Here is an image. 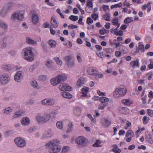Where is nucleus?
I'll use <instances>...</instances> for the list:
<instances>
[{
	"label": "nucleus",
	"instance_id": "f257e3e1",
	"mask_svg": "<svg viewBox=\"0 0 153 153\" xmlns=\"http://www.w3.org/2000/svg\"><path fill=\"white\" fill-rule=\"evenodd\" d=\"M33 50V48L30 47H27L23 50L22 55L25 60L29 62L33 61L35 55L32 51Z\"/></svg>",
	"mask_w": 153,
	"mask_h": 153
},
{
	"label": "nucleus",
	"instance_id": "f03ea898",
	"mask_svg": "<svg viewBox=\"0 0 153 153\" xmlns=\"http://www.w3.org/2000/svg\"><path fill=\"white\" fill-rule=\"evenodd\" d=\"M59 141L57 140H52L46 144V146L50 147L49 152L50 153H57L61 149V146L59 145Z\"/></svg>",
	"mask_w": 153,
	"mask_h": 153
},
{
	"label": "nucleus",
	"instance_id": "7ed1b4c3",
	"mask_svg": "<svg viewBox=\"0 0 153 153\" xmlns=\"http://www.w3.org/2000/svg\"><path fill=\"white\" fill-rule=\"evenodd\" d=\"M127 92V88L125 86L121 85L119 88H116L113 93L114 96H125Z\"/></svg>",
	"mask_w": 153,
	"mask_h": 153
},
{
	"label": "nucleus",
	"instance_id": "20e7f679",
	"mask_svg": "<svg viewBox=\"0 0 153 153\" xmlns=\"http://www.w3.org/2000/svg\"><path fill=\"white\" fill-rule=\"evenodd\" d=\"M59 89L64 91L62 96H72L69 92H65L66 91H71L72 89L68 85L64 83H61L59 86Z\"/></svg>",
	"mask_w": 153,
	"mask_h": 153
},
{
	"label": "nucleus",
	"instance_id": "39448f33",
	"mask_svg": "<svg viewBox=\"0 0 153 153\" xmlns=\"http://www.w3.org/2000/svg\"><path fill=\"white\" fill-rule=\"evenodd\" d=\"M25 13L24 10L17 11L12 15L11 19L12 20L17 19L19 20H21L24 18Z\"/></svg>",
	"mask_w": 153,
	"mask_h": 153
},
{
	"label": "nucleus",
	"instance_id": "423d86ee",
	"mask_svg": "<svg viewBox=\"0 0 153 153\" xmlns=\"http://www.w3.org/2000/svg\"><path fill=\"white\" fill-rule=\"evenodd\" d=\"M87 140L82 136L76 138L75 141L79 147H85L87 146Z\"/></svg>",
	"mask_w": 153,
	"mask_h": 153
},
{
	"label": "nucleus",
	"instance_id": "0eeeda50",
	"mask_svg": "<svg viewBox=\"0 0 153 153\" xmlns=\"http://www.w3.org/2000/svg\"><path fill=\"white\" fill-rule=\"evenodd\" d=\"M10 80V77L8 75L3 74L0 75V82L1 85H5L9 82Z\"/></svg>",
	"mask_w": 153,
	"mask_h": 153
},
{
	"label": "nucleus",
	"instance_id": "6e6552de",
	"mask_svg": "<svg viewBox=\"0 0 153 153\" xmlns=\"http://www.w3.org/2000/svg\"><path fill=\"white\" fill-rule=\"evenodd\" d=\"M14 141L16 145L19 147H22L26 144L25 140L21 137L15 138Z\"/></svg>",
	"mask_w": 153,
	"mask_h": 153
},
{
	"label": "nucleus",
	"instance_id": "1a4fd4ad",
	"mask_svg": "<svg viewBox=\"0 0 153 153\" xmlns=\"http://www.w3.org/2000/svg\"><path fill=\"white\" fill-rule=\"evenodd\" d=\"M24 73L21 71H19L16 74L14 77L15 80L18 82H20L23 78Z\"/></svg>",
	"mask_w": 153,
	"mask_h": 153
},
{
	"label": "nucleus",
	"instance_id": "9d476101",
	"mask_svg": "<svg viewBox=\"0 0 153 153\" xmlns=\"http://www.w3.org/2000/svg\"><path fill=\"white\" fill-rule=\"evenodd\" d=\"M43 105H52L55 103V101L52 99H45L42 100V101Z\"/></svg>",
	"mask_w": 153,
	"mask_h": 153
},
{
	"label": "nucleus",
	"instance_id": "9b49d317",
	"mask_svg": "<svg viewBox=\"0 0 153 153\" xmlns=\"http://www.w3.org/2000/svg\"><path fill=\"white\" fill-rule=\"evenodd\" d=\"M101 123L103 127L106 128L110 124L111 122L107 119L103 118L101 120Z\"/></svg>",
	"mask_w": 153,
	"mask_h": 153
},
{
	"label": "nucleus",
	"instance_id": "f8f14e48",
	"mask_svg": "<svg viewBox=\"0 0 153 153\" xmlns=\"http://www.w3.org/2000/svg\"><path fill=\"white\" fill-rule=\"evenodd\" d=\"M57 76L59 83L66 81L67 78V76L65 74H59Z\"/></svg>",
	"mask_w": 153,
	"mask_h": 153
},
{
	"label": "nucleus",
	"instance_id": "ddd939ff",
	"mask_svg": "<svg viewBox=\"0 0 153 153\" xmlns=\"http://www.w3.org/2000/svg\"><path fill=\"white\" fill-rule=\"evenodd\" d=\"M87 71L89 74L93 76L96 74V73L97 71L95 68L92 67L88 68Z\"/></svg>",
	"mask_w": 153,
	"mask_h": 153
},
{
	"label": "nucleus",
	"instance_id": "4468645a",
	"mask_svg": "<svg viewBox=\"0 0 153 153\" xmlns=\"http://www.w3.org/2000/svg\"><path fill=\"white\" fill-rule=\"evenodd\" d=\"M21 123L23 125H28L30 123V120L27 117H24L21 120Z\"/></svg>",
	"mask_w": 153,
	"mask_h": 153
},
{
	"label": "nucleus",
	"instance_id": "2eb2a0df",
	"mask_svg": "<svg viewBox=\"0 0 153 153\" xmlns=\"http://www.w3.org/2000/svg\"><path fill=\"white\" fill-rule=\"evenodd\" d=\"M51 23L52 26L54 28H56L58 26V23L56 20L53 17H52L51 18Z\"/></svg>",
	"mask_w": 153,
	"mask_h": 153
},
{
	"label": "nucleus",
	"instance_id": "dca6fc26",
	"mask_svg": "<svg viewBox=\"0 0 153 153\" xmlns=\"http://www.w3.org/2000/svg\"><path fill=\"white\" fill-rule=\"evenodd\" d=\"M8 27L7 24L3 20H0V27L4 29L7 30Z\"/></svg>",
	"mask_w": 153,
	"mask_h": 153
},
{
	"label": "nucleus",
	"instance_id": "f3484780",
	"mask_svg": "<svg viewBox=\"0 0 153 153\" xmlns=\"http://www.w3.org/2000/svg\"><path fill=\"white\" fill-rule=\"evenodd\" d=\"M51 117L50 114H44L42 117V120L45 122H46L50 120Z\"/></svg>",
	"mask_w": 153,
	"mask_h": 153
},
{
	"label": "nucleus",
	"instance_id": "a211bd4d",
	"mask_svg": "<svg viewBox=\"0 0 153 153\" xmlns=\"http://www.w3.org/2000/svg\"><path fill=\"white\" fill-rule=\"evenodd\" d=\"M85 81V78L83 77H81L77 82V84L78 87H80L83 85Z\"/></svg>",
	"mask_w": 153,
	"mask_h": 153
},
{
	"label": "nucleus",
	"instance_id": "6ab92c4d",
	"mask_svg": "<svg viewBox=\"0 0 153 153\" xmlns=\"http://www.w3.org/2000/svg\"><path fill=\"white\" fill-rule=\"evenodd\" d=\"M50 82L51 84L53 86L56 85L59 83L57 76L51 79L50 80Z\"/></svg>",
	"mask_w": 153,
	"mask_h": 153
},
{
	"label": "nucleus",
	"instance_id": "aec40b11",
	"mask_svg": "<svg viewBox=\"0 0 153 153\" xmlns=\"http://www.w3.org/2000/svg\"><path fill=\"white\" fill-rule=\"evenodd\" d=\"M30 84L33 87L37 89H39L40 87L38 85V83L35 80L32 81L30 82Z\"/></svg>",
	"mask_w": 153,
	"mask_h": 153
},
{
	"label": "nucleus",
	"instance_id": "412c9836",
	"mask_svg": "<svg viewBox=\"0 0 153 153\" xmlns=\"http://www.w3.org/2000/svg\"><path fill=\"white\" fill-rule=\"evenodd\" d=\"M26 42L30 45H36L37 44V42L36 41L31 39L30 37H27L26 38Z\"/></svg>",
	"mask_w": 153,
	"mask_h": 153
},
{
	"label": "nucleus",
	"instance_id": "4be33fe9",
	"mask_svg": "<svg viewBox=\"0 0 153 153\" xmlns=\"http://www.w3.org/2000/svg\"><path fill=\"white\" fill-rule=\"evenodd\" d=\"M32 20L33 23H37L39 20L38 15L36 13L33 14L32 16Z\"/></svg>",
	"mask_w": 153,
	"mask_h": 153
},
{
	"label": "nucleus",
	"instance_id": "5701e85b",
	"mask_svg": "<svg viewBox=\"0 0 153 153\" xmlns=\"http://www.w3.org/2000/svg\"><path fill=\"white\" fill-rule=\"evenodd\" d=\"M53 134L51 130L50 129L45 132L44 134V137H50L53 135Z\"/></svg>",
	"mask_w": 153,
	"mask_h": 153
},
{
	"label": "nucleus",
	"instance_id": "b1692460",
	"mask_svg": "<svg viewBox=\"0 0 153 153\" xmlns=\"http://www.w3.org/2000/svg\"><path fill=\"white\" fill-rule=\"evenodd\" d=\"M48 44L52 48H55L56 45V42L52 39L49 40L48 42Z\"/></svg>",
	"mask_w": 153,
	"mask_h": 153
},
{
	"label": "nucleus",
	"instance_id": "393cba45",
	"mask_svg": "<svg viewBox=\"0 0 153 153\" xmlns=\"http://www.w3.org/2000/svg\"><path fill=\"white\" fill-rule=\"evenodd\" d=\"M7 13V9L3 8L0 12V16L3 18L5 17Z\"/></svg>",
	"mask_w": 153,
	"mask_h": 153
},
{
	"label": "nucleus",
	"instance_id": "a878e982",
	"mask_svg": "<svg viewBox=\"0 0 153 153\" xmlns=\"http://www.w3.org/2000/svg\"><path fill=\"white\" fill-rule=\"evenodd\" d=\"M74 114L76 115L79 116L80 114L81 113V110L79 108L76 107L74 108Z\"/></svg>",
	"mask_w": 153,
	"mask_h": 153
},
{
	"label": "nucleus",
	"instance_id": "bb28decb",
	"mask_svg": "<svg viewBox=\"0 0 153 153\" xmlns=\"http://www.w3.org/2000/svg\"><path fill=\"white\" fill-rule=\"evenodd\" d=\"M23 113L22 110H19V111L16 112L15 114L13 115V117L14 118H17L20 117L21 116Z\"/></svg>",
	"mask_w": 153,
	"mask_h": 153
},
{
	"label": "nucleus",
	"instance_id": "cd10ccee",
	"mask_svg": "<svg viewBox=\"0 0 153 153\" xmlns=\"http://www.w3.org/2000/svg\"><path fill=\"white\" fill-rule=\"evenodd\" d=\"M145 139L146 141H148L150 144L153 143V141L152 139V136L151 134H148V135H146Z\"/></svg>",
	"mask_w": 153,
	"mask_h": 153
},
{
	"label": "nucleus",
	"instance_id": "c85d7f7f",
	"mask_svg": "<svg viewBox=\"0 0 153 153\" xmlns=\"http://www.w3.org/2000/svg\"><path fill=\"white\" fill-rule=\"evenodd\" d=\"M139 61L138 59H137L136 60L131 62L130 64L133 67H138L139 65Z\"/></svg>",
	"mask_w": 153,
	"mask_h": 153
},
{
	"label": "nucleus",
	"instance_id": "c756f323",
	"mask_svg": "<svg viewBox=\"0 0 153 153\" xmlns=\"http://www.w3.org/2000/svg\"><path fill=\"white\" fill-rule=\"evenodd\" d=\"M120 111L122 114H126L129 113V109L126 107H123L121 108Z\"/></svg>",
	"mask_w": 153,
	"mask_h": 153
},
{
	"label": "nucleus",
	"instance_id": "7c9ffc66",
	"mask_svg": "<svg viewBox=\"0 0 153 153\" xmlns=\"http://www.w3.org/2000/svg\"><path fill=\"white\" fill-rule=\"evenodd\" d=\"M137 48L138 50H137L136 52L137 53L139 52V50H140L142 52H143L144 51V45L142 44L139 43Z\"/></svg>",
	"mask_w": 153,
	"mask_h": 153
},
{
	"label": "nucleus",
	"instance_id": "2f4dec72",
	"mask_svg": "<svg viewBox=\"0 0 153 153\" xmlns=\"http://www.w3.org/2000/svg\"><path fill=\"white\" fill-rule=\"evenodd\" d=\"M89 88L86 87H83L82 89V93L83 96H87V93L88 91Z\"/></svg>",
	"mask_w": 153,
	"mask_h": 153
},
{
	"label": "nucleus",
	"instance_id": "473e14b6",
	"mask_svg": "<svg viewBox=\"0 0 153 153\" xmlns=\"http://www.w3.org/2000/svg\"><path fill=\"white\" fill-rule=\"evenodd\" d=\"M2 68L5 71H8L11 69V67L9 65H4L2 66Z\"/></svg>",
	"mask_w": 153,
	"mask_h": 153
},
{
	"label": "nucleus",
	"instance_id": "72a5a7b5",
	"mask_svg": "<svg viewBox=\"0 0 153 153\" xmlns=\"http://www.w3.org/2000/svg\"><path fill=\"white\" fill-rule=\"evenodd\" d=\"M103 18L104 20L107 21H110V14L108 13H106L103 16Z\"/></svg>",
	"mask_w": 153,
	"mask_h": 153
},
{
	"label": "nucleus",
	"instance_id": "f704fd0d",
	"mask_svg": "<svg viewBox=\"0 0 153 153\" xmlns=\"http://www.w3.org/2000/svg\"><path fill=\"white\" fill-rule=\"evenodd\" d=\"M101 143V141L100 140H97L95 143L93 144L92 146L94 147H100L102 146V145L100 144Z\"/></svg>",
	"mask_w": 153,
	"mask_h": 153
},
{
	"label": "nucleus",
	"instance_id": "c9c22d12",
	"mask_svg": "<svg viewBox=\"0 0 153 153\" xmlns=\"http://www.w3.org/2000/svg\"><path fill=\"white\" fill-rule=\"evenodd\" d=\"M94 76L95 79L96 80H97L103 77V75L102 74H99L98 71L96 73V74H94Z\"/></svg>",
	"mask_w": 153,
	"mask_h": 153
},
{
	"label": "nucleus",
	"instance_id": "e433bc0d",
	"mask_svg": "<svg viewBox=\"0 0 153 153\" xmlns=\"http://www.w3.org/2000/svg\"><path fill=\"white\" fill-rule=\"evenodd\" d=\"M54 60L56 62V63L59 65H61L62 64V62L61 60L60 59L57 57H55L54 58Z\"/></svg>",
	"mask_w": 153,
	"mask_h": 153
},
{
	"label": "nucleus",
	"instance_id": "4c0bfd02",
	"mask_svg": "<svg viewBox=\"0 0 153 153\" xmlns=\"http://www.w3.org/2000/svg\"><path fill=\"white\" fill-rule=\"evenodd\" d=\"M56 126L59 129H61L63 128V125L62 123L60 121L56 122Z\"/></svg>",
	"mask_w": 153,
	"mask_h": 153
},
{
	"label": "nucleus",
	"instance_id": "58836bf2",
	"mask_svg": "<svg viewBox=\"0 0 153 153\" xmlns=\"http://www.w3.org/2000/svg\"><path fill=\"white\" fill-rule=\"evenodd\" d=\"M3 111L4 113L8 114L12 111V109L10 107H8L5 108Z\"/></svg>",
	"mask_w": 153,
	"mask_h": 153
},
{
	"label": "nucleus",
	"instance_id": "ea45409f",
	"mask_svg": "<svg viewBox=\"0 0 153 153\" xmlns=\"http://www.w3.org/2000/svg\"><path fill=\"white\" fill-rule=\"evenodd\" d=\"M130 135L131 136V138L134 135V134L133 132L131 130H128L127 131L126 133V137H128Z\"/></svg>",
	"mask_w": 153,
	"mask_h": 153
},
{
	"label": "nucleus",
	"instance_id": "a19ab883",
	"mask_svg": "<svg viewBox=\"0 0 153 153\" xmlns=\"http://www.w3.org/2000/svg\"><path fill=\"white\" fill-rule=\"evenodd\" d=\"M69 18L72 21H75L78 19L79 17L77 16L71 15L69 17Z\"/></svg>",
	"mask_w": 153,
	"mask_h": 153
},
{
	"label": "nucleus",
	"instance_id": "79ce46f5",
	"mask_svg": "<svg viewBox=\"0 0 153 153\" xmlns=\"http://www.w3.org/2000/svg\"><path fill=\"white\" fill-rule=\"evenodd\" d=\"M100 100L102 102H105L108 101L109 100L108 99L104 96H102L101 97H100Z\"/></svg>",
	"mask_w": 153,
	"mask_h": 153
},
{
	"label": "nucleus",
	"instance_id": "37998d69",
	"mask_svg": "<svg viewBox=\"0 0 153 153\" xmlns=\"http://www.w3.org/2000/svg\"><path fill=\"white\" fill-rule=\"evenodd\" d=\"M122 102L124 104L128 105L131 102H130L129 99H123L122 100Z\"/></svg>",
	"mask_w": 153,
	"mask_h": 153
},
{
	"label": "nucleus",
	"instance_id": "c03bdc74",
	"mask_svg": "<svg viewBox=\"0 0 153 153\" xmlns=\"http://www.w3.org/2000/svg\"><path fill=\"white\" fill-rule=\"evenodd\" d=\"M68 66L70 68H72L74 66V60L73 59L72 61H69L67 62Z\"/></svg>",
	"mask_w": 153,
	"mask_h": 153
},
{
	"label": "nucleus",
	"instance_id": "a18cd8bd",
	"mask_svg": "<svg viewBox=\"0 0 153 153\" xmlns=\"http://www.w3.org/2000/svg\"><path fill=\"white\" fill-rule=\"evenodd\" d=\"M65 61H67L68 62L72 61V57L71 56H65L64 58Z\"/></svg>",
	"mask_w": 153,
	"mask_h": 153
},
{
	"label": "nucleus",
	"instance_id": "49530a36",
	"mask_svg": "<svg viewBox=\"0 0 153 153\" xmlns=\"http://www.w3.org/2000/svg\"><path fill=\"white\" fill-rule=\"evenodd\" d=\"M52 62L51 60H48L46 61L45 65L48 68H49L52 65Z\"/></svg>",
	"mask_w": 153,
	"mask_h": 153
},
{
	"label": "nucleus",
	"instance_id": "de8ad7c7",
	"mask_svg": "<svg viewBox=\"0 0 153 153\" xmlns=\"http://www.w3.org/2000/svg\"><path fill=\"white\" fill-rule=\"evenodd\" d=\"M36 128L35 127H33L30 128L29 129L28 131L31 133H33L36 131Z\"/></svg>",
	"mask_w": 153,
	"mask_h": 153
},
{
	"label": "nucleus",
	"instance_id": "09e8293b",
	"mask_svg": "<svg viewBox=\"0 0 153 153\" xmlns=\"http://www.w3.org/2000/svg\"><path fill=\"white\" fill-rule=\"evenodd\" d=\"M41 45L42 48L45 51H46L47 50L46 45L43 42H41Z\"/></svg>",
	"mask_w": 153,
	"mask_h": 153
},
{
	"label": "nucleus",
	"instance_id": "8fccbe9b",
	"mask_svg": "<svg viewBox=\"0 0 153 153\" xmlns=\"http://www.w3.org/2000/svg\"><path fill=\"white\" fill-rule=\"evenodd\" d=\"M118 22V19L117 18H114L112 20V23L114 25H117Z\"/></svg>",
	"mask_w": 153,
	"mask_h": 153
},
{
	"label": "nucleus",
	"instance_id": "3c124183",
	"mask_svg": "<svg viewBox=\"0 0 153 153\" xmlns=\"http://www.w3.org/2000/svg\"><path fill=\"white\" fill-rule=\"evenodd\" d=\"M147 113L149 116L151 117H153V110L148 109L147 110Z\"/></svg>",
	"mask_w": 153,
	"mask_h": 153
},
{
	"label": "nucleus",
	"instance_id": "603ef678",
	"mask_svg": "<svg viewBox=\"0 0 153 153\" xmlns=\"http://www.w3.org/2000/svg\"><path fill=\"white\" fill-rule=\"evenodd\" d=\"M87 6L91 8L93 6V3L91 0H88L87 3Z\"/></svg>",
	"mask_w": 153,
	"mask_h": 153
},
{
	"label": "nucleus",
	"instance_id": "864d4df0",
	"mask_svg": "<svg viewBox=\"0 0 153 153\" xmlns=\"http://www.w3.org/2000/svg\"><path fill=\"white\" fill-rule=\"evenodd\" d=\"M69 147L68 146H64L62 149V153H66L68 151Z\"/></svg>",
	"mask_w": 153,
	"mask_h": 153
},
{
	"label": "nucleus",
	"instance_id": "5fc2aeb1",
	"mask_svg": "<svg viewBox=\"0 0 153 153\" xmlns=\"http://www.w3.org/2000/svg\"><path fill=\"white\" fill-rule=\"evenodd\" d=\"M4 134L6 137H8L11 136L12 134V133L10 131H8L5 132Z\"/></svg>",
	"mask_w": 153,
	"mask_h": 153
},
{
	"label": "nucleus",
	"instance_id": "6e6d98bb",
	"mask_svg": "<svg viewBox=\"0 0 153 153\" xmlns=\"http://www.w3.org/2000/svg\"><path fill=\"white\" fill-rule=\"evenodd\" d=\"M123 5L124 6L127 7H129L131 4H130L129 1H128L127 0H125L123 3Z\"/></svg>",
	"mask_w": 153,
	"mask_h": 153
},
{
	"label": "nucleus",
	"instance_id": "4d7b16f0",
	"mask_svg": "<svg viewBox=\"0 0 153 153\" xmlns=\"http://www.w3.org/2000/svg\"><path fill=\"white\" fill-rule=\"evenodd\" d=\"M93 21L90 17H88L87 19L86 22L87 24H92L93 23Z\"/></svg>",
	"mask_w": 153,
	"mask_h": 153
},
{
	"label": "nucleus",
	"instance_id": "13d9d810",
	"mask_svg": "<svg viewBox=\"0 0 153 153\" xmlns=\"http://www.w3.org/2000/svg\"><path fill=\"white\" fill-rule=\"evenodd\" d=\"M147 117L146 116H144L143 118V124H146L148 123V121L147 120Z\"/></svg>",
	"mask_w": 153,
	"mask_h": 153
},
{
	"label": "nucleus",
	"instance_id": "bf43d9fd",
	"mask_svg": "<svg viewBox=\"0 0 153 153\" xmlns=\"http://www.w3.org/2000/svg\"><path fill=\"white\" fill-rule=\"evenodd\" d=\"M112 151L115 153H120L121 152V150L118 148L116 149H112Z\"/></svg>",
	"mask_w": 153,
	"mask_h": 153
},
{
	"label": "nucleus",
	"instance_id": "052dcab7",
	"mask_svg": "<svg viewBox=\"0 0 153 153\" xmlns=\"http://www.w3.org/2000/svg\"><path fill=\"white\" fill-rule=\"evenodd\" d=\"M102 8L105 12H106L109 9V7L108 6L103 4V5Z\"/></svg>",
	"mask_w": 153,
	"mask_h": 153
},
{
	"label": "nucleus",
	"instance_id": "680f3d73",
	"mask_svg": "<svg viewBox=\"0 0 153 153\" xmlns=\"http://www.w3.org/2000/svg\"><path fill=\"white\" fill-rule=\"evenodd\" d=\"M132 21V20H131L130 18L128 17L125 19L124 22L126 24H128Z\"/></svg>",
	"mask_w": 153,
	"mask_h": 153
},
{
	"label": "nucleus",
	"instance_id": "e2e57ef3",
	"mask_svg": "<svg viewBox=\"0 0 153 153\" xmlns=\"http://www.w3.org/2000/svg\"><path fill=\"white\" fill-rule=\"evenodd\" d=\"M35 68V65H32L30 67L29 71L30 72H32Z\"/></svg>",
	"mask_w": 153,
	"mask_h": 153
},
{
	"label": "nucleus",
	"instance_id": "0e129e2a",
	"mask_svg": "<svg viewBox=\"0 0 153 153\" xmlns=\"http://www.w3.org/2000/svg\"><path fill=\"white\" fill-rule=\"evenodd\" d=\"M40 79L44 81L45 80L47 79V76L45 75H40L39 77Z\"/></svg>",
	"mask_w": 153,
	"mask_h": 153
},
{
	"label": "nucleus",
	"instance_id": "69168bd1",
	"mask_svg": "<svg viewBox=\"0 0 153 153\" xmlns=\"http://www.w3.org/2000/svg\"><path fill=\"white\" fill-rule=\"evenodd\" d=\"M115 55L116 57H119L121 55V53L119 51H116L115 52Z\"/></svg>",
	"mask_w": 153,
	"mask_h": 153
},
{
	"label": "nucleus",
	"instance_id": "338daca9",
	"mask_svg": "<svg viewBox=\"0 0 153 153\" xmlns=\"http://www.w3.org/2000/svg\"><path fill=\"white\" fill-rule=\"evenodd\" d=\"M78 27V26L76 25H71L68 26V28L69 29H72L74 28H77Z\"/></svg>",
	"mask_w": 153,
	"mask_h": 153
},
{
	"label": "nucleus",
	"instance_id": "774afa93",
	"mask_svg": "<svg viewBox=\"0 0 153 153\" xmlns=\"http://www.w3.org/2000/svg\"><path fill=\"white\" fill-rule=\"evenodd\" d=\"M95 48L97 50L98 52H99L102 49V47L100 45H95Z\"/></svg>",
	"mask_w": 153,
	"mask_h": 153
}]
</instances>
